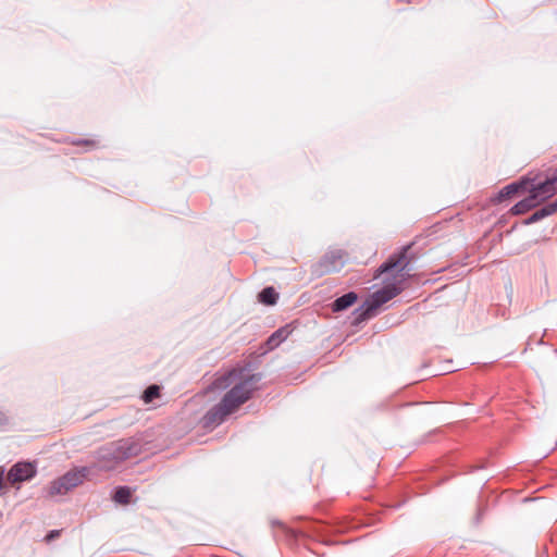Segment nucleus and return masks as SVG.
<instances>
[{"instance_id":"obj_13","label":"nucleus","mask_w":557,"mask_h":557,"mask_svg":"<svg viewBox=\"0 0 557 557\" xmlns=\"http://www.w3.org/2000/svg\"><path fill=\"white\" fill-rule=\"evenodd\" d=\"M278 298V294L275 292L273 287H265L259 294V301L272 306L275 305Z\"/></svg>"},{"instance_id":"obj_1","label":"nucleus","mask_w":557,"mask_h":557,"mask_svg":"<svg viewBox=\"0 0 557 557\" xmlns=\"http://www.w3.org/2000/svg\"><path fill=\"white\" fill-rule=\"evenodd\" d=\"M410 245L404 246L399 251L392 253L375 271L374 277L386 274L383 280V287L374 292L359 308L354 312L355 323H361L373 315L377 309L398 296L404 289V283L409 278L410 260L407 252Z\"/></svg>"},{"instance_id":"obj_17","label":"nucleus","mask_w":557,"mask_h":557,"mask_svg":"<svg viewBox=\"0 0 557 557\" xmlns=\"http://www.w3.org/2000/svg\"><path fill=\"white\" fill-rule=\"evenodd\" d=\"M59 534H60V531H58V530H52V531H50V532H49V534L46 536V540L49 542V541H51V540L55 539L57 536H59Z\"/></svg>"},{"instance_id":"obj_12","label":"nucleus","mask_w":557,"mask_h":557,"mask_svg":"<svg viewBox=\"0 0 557 557\" xmlns=\"http://www.w3.org/2000/svg\"><path fill=\"white\" fill-rule=\"evenodd\" d=\"M556 209L553 205V202H549L547 205H545L544 207L537 209L536 211H534L525 221H524V224L529 225V224H533V223H536L539 221H541L542 219L546 218V216H549L554 213H556Z\"/></svg>"},{"instance_id":"obj_5","label":"nucleus","mask_w":557,"mask_h":557,"mask_svg":"<svg viewBox=\"0 0 557 557\" xmlns=\"http://www.w3.org/2000/svg\"><path fill=\"white\" fill-rule=\"evenodd\" d=\"M347 253L343 249H330L315 265L319 275H325L342 270L346 263Z\"/></svg>"},{"instance_id":"obj_2","label":"nucleus","mask_w":557,"mask_h":557,"mask_svg":"<svg viewBox=\"0 0 557 557\" xmlns=\"http://www.w3.org/2000/svg\"><path fill=\"white\" fill-rule=\"evenodd\" d=\"M216 387L231 389L223 396L221 401L213 406L202 418L203 426L211 428L221 424L227 416L233 413L240 405L245 404L252 396L256 389L253 374L243 375L242 370L233 369L227 374L218 379Z\"/></svg>"},{"instance_id":"obj_7","label":"nucleus","mask_w":557,"mask_h":557,"mask_svg":"<svg viewBox=\"0 0 557 557\" xmlns=\"http://www.w3.org/2000/svg\"><path fill=\"white\" fill-rule=\"evenodd\" d=\"M36 475V468L29 462H17L8 472L7 480L11 484L28 481Z\"/></svg>"},{"instance_id":"obj_6","label":"nucleus","mask_w":557,"mask_h":557,"mask_svg":"<svg viewBox=\"0 0 557 557\" xmlns=\"http://www.w3.org/2000/svg\"><path fill=\"white\" fill-rule=\"evenodd\" d=\"M527 193L535 195L540 203L545 201L557 193V175L547 177L545 181L537 183H535L534 177H530V185H528Z\"/></svg>"},{"instance_id":"obj_8","label":"nucleus","mask_w":557,"mask_h":557,"mask_svg":"<svg viewBox=\"0 0 557 557\" xmlns=\"http://www.w3.org/2000/svg\"><path fill=\"white\" fill-rule=\"evenodd\" d=\"M528 185H530V177L529 176L521 177L519 181L513 182V183L508 184L505 187H503L498 191L497 200L504 201L506 199H509L510 197H512L516 194L525 193Z\"/></svg>"},{"instance_id":"obj_15","label":"nucleus","mask_w":557,"mask_h":557,"mask_svg":"<svg viewBox=\"0 0 557 557\" xmlns=\"http://www.w3.org/2000/svg\"><path fill=\"white\" fill-rule=\"evenodd\" d=\"M159 396L160 387L156 384H152L145 389L141 398L146 404H149Z\"/></svg>"},{"instance_id":"obj_4","label":"nucleus","mask_w":557,"mask_h":557,"mask_svg":"<svg viewBox=\"0 0 557 557\" xmlns=\"http://www.w3.org/2000/svg\"><path fill=\"white\" fill-rule=\"evenodd\" d=\"M89 472L90 469L88 467H83L81 469L66 472L61 478L51 482L49 494L51 496L66 494L69 491L82 484Z\"/></svg>"},{"instance_id":"obj_18","label":"nucleus","mask_w":557,"mask_h":557,"mask_svg":"<svg viewBox=\"0 0 557 557\" xmlns=\"http://www.w3.org/2000/svg\"><path fill=\"white\" fill-rule=\"evenodd\" d=\"M5 422H7L5 416L2 412H0V424H4Z\"/></svg>"},{"instance_id":"obj_11","label":"nucleus","mask_w":557,"mask_h":557,"mask_svg":"<svg viewBox=\"0 0 557 557\" xmlns=\"http://www.w3.org/2000/svg\"><path fill=\"white\" fill-rule=\"evenodd\" d=\"M357 298L358 296L355 292L344 294L343 296L334 300V302L332 304V310L334 312L346 310L357 301Z\"/></svg>"},{"instance_id":"obj_9","label":"nucleus","mask_w":557,"mask_h":557,"mask_svg":"<svg viewBox=\"0 0 557 557\" xmlns=\"http://www.w3.org/2000/svg\"><path fill=\"white\" fill-rule=\"evenodd\" d=\"M292 333V330L289 329V325L282 326L277 329L275 332H273L270 337L265 342V346L268 350H273L277 346H280L281 343H283Z\"/></svg>"},{"instance_id":"obj_3","label":"nucleus","mask_w":557,"mask_h":557,"mask_svg":"<svg viewBox=\"0 0 557 557\" xmlns=\"http://www.w3.org/2000/svg\"><path fill=\"white\" fill-rule=\"evenodd\" d=\"M143 450L139 437H127L108 443L95 453L96 467L101 471L115 470L125 460L138 456Z\"/></svg>"},{"instance_id":"obj_16","label":"nucleus","mask_w":557,"mask_h":557,"mask_svg":"<svg viewBox=\"0 0 557 557\" xmlns=\"http://www.w3.org/2000/svg\"><path fill=\"white\" fill-rule=\"evenodd\" d=\"M7 493V486L4 484V470L0 468V495Z\"/></svg>"},{"instance_id":"obj_14","label":"nucleus","mask_w":557,"mask_h":557,"mask_svg":"<svg viewBox=\"0 0 557 557\" xmlns=\"http://www.w3.org/2000/svg\"><path fill=\"white\" fill-rule=\"evenodd\" d=\"M131 496H132V493H131L129 487L119 486L114 492L113 499H114V502H116L119 504L125 505V504L129 503Z\"/></svg>"},{"instance_id":"obj_19","label":"nucleus","mask_w":557,"mask_h":557,"mask_svg":"<svg viewBox=\"0 0 557 557\" xmlns=\"http://www.w3.org/2000/svg\"><path fill=\"white\" fill-rule=\"evenodd\" d=\"M552 202H553V205H554V207H555V209L557 211V198L554 201H552Z\"/></svg>"},{"instance_id":"obj_10","label":"nucleus","mask_w":557,"mask_h":557,"mask_svg":"<svg viewBox=\"0 0 557 557\" xmlns=\"http://www.w3.org/2000/svg\"><path fill=\"white\" fill-rule=\"evenodd\" d=\"M539 205H540V202L536 200V196L532 195L531 193H529L528 197H525L524 199H522L519 202H517L511 208L510 211L515 215H520V214H524L528 211L534 209Z\"/></svg>"}]
</instances>
